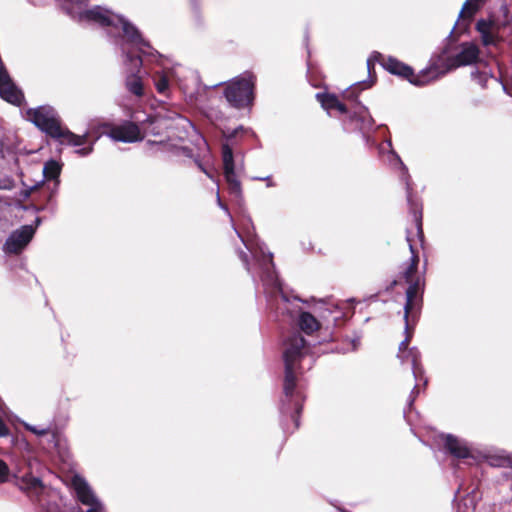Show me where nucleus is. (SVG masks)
Listing matches in <instances>:
<instances>
[{
	"label": "nucleus",
	"mask_w": 512,
	"mask_h": 512,
	"mask_svg": "<svg viewBox=\"0 0 512 512\" xmlns=\"http://www.w3.org/2000/svg\"><path fill=\"white\" fill-rule=\"evenodd\" d=\"M283 358L285 363L283 390L288 403H282V411L289 413L293 408L292 418L295 426L298 427L297 415L302 409L303 397L299 391H296L297 375L310 370L314 364V358L309 353L305 339L298 333L293 334L285 342Z\"/></svg>",
	"instance_id": "obj_1"
},
{
	"label": "nucleus",
	"mask_w": 512,
	"mask_h": 512,
	"mask_svg": "<svg viewBox=\"0 0 512 512\" xmlns=\"http://www.w3.org/2000/svg\"><path fill=\"white\" fill-rule=\"evenodd\" d=\"M66 12L79 22L95 23L103 27L110 28V32L121 28L126 42L134 47L143 55H154V51L147 41H145L138 29L122 16L116 15L111 11L101 7L94 6L86 9L85 0H62Z\"/></svg>",
	"instance_id": "obj_2"
},
{
	"label": "nucleus",
	"mask_w": 512,
	"mask_h": 512,
	"mask_svg": "<svg viewBox=\"0 0 512 512\" xmlns=\"http://www.w3.org/2000/svg\"><path fill=\"white\" fill-rule=\"evenodd\" d=\"M245 245L247 249L251 251L262 270V282L267 293H270L272 296H276V294L279 295V298L276 300L277 310L293 316L300 310V307L283 293L279 279L274 271L272 254L269 252L266 253L264 245H257V247H255L252 242H245Z\"/></svg>",
	"instance_id": "obj_3"
},
{
	"label": "nucleus",
	"mask_w": 512,
	"mask_h": 512,
	"mask_svg": "<svg viewBox=\"0 0 512 512\" xmlns=\"http://www.w3.org/2000/svg\"><path fill=\"white\" fill-rule=\"evenodd\" d=\"M26 116L27 119L41 131L52 138L60 140L61 143H66L71 146H82L87 142V133L76 135L62 127L59 115L52 106L43 105L29 109L26 112Z\"/></svg>",
	"instance_id": "obj_4"
},
{
	"label": "nucleus",
	"mask_w": 512,
	"mask_h": 512,
	"mask_svg": "<svg viewBox=\"0 0 512 512\" xmlns=\"http://www.w3.org/2000/svg\"><path fill=\"white\" fill-rule=\"evenodd\" d=\"M407 241L412 255L411 262L403 272V278L409 284V287L406 290V303L404 305V319L406 320L408 317H411L412 319L415 317L420 310L422 303L421 281L419 278L415 279L419 259L408 236Z\"/></svg>",
	"instance_id": "obj_5"
},
{
	"label": "nucleus",
	"mask_w": 512,
	"mask_h": 512,
	"mask_svg": "<svg viewBox=\"0 0 512 512\" xmlns=\"http://www.w3.org/2000/svg\"><path fill=\"white\" fill-rule=\"evenodd\" d=\"M254 82L255 78L250 73L234 78L225 89L227 101L236 108L249 105L253 100Z\"/></svg>",
	"instance_id": "obj_6"
},
{
	"label": "nucleus",
	"mask_w": 512,
	"mask_h": 512,
	"mask_svg": "<svg viewBox=\"0 0 512 512\" xmlns=\"http://www.w3.org/2000/svg\"><path fill=\"white\" fill-rule=\"evenodd\" d=\"M382 62V66L384 69L389 71L392 74L401 76L405 79H408L410 83L416 85V86H423L428 83V79H426V74L421 76H414L413 71L411 67L405 65L404 63L398 61L397 59L393 57H388L387 59H384L382 54L378 52H374L368 59H367V68L370 72L371 68L374 65L375 61Z\"/></svg>",
	"instance_id": "obj_7"
},
{
	"label": "nucleus",
	"mask_w": 512,
	"mask_h": 512,
	"mask_svg": "<svg viewBox=\"0 0 512 512\" xmlns=\"http://www.w3.org/2000/svg\"><path fill=\"white\" fill-rule=\"evenodd\" d=\"M405 322L406 338L399 344V351L397 356L400 359L401 363H411L412 373L414 375L415 380L417 382L423 381V386H426L428 380L427 378L424 377V370L420 363L421 354L415 347L408 348V343L411 338V334L408 332L409 317L407 318V320L405 319Z\"/></svg>",
	"instance_id": "obj_8"
},
{
	"label": "nucleus",
	"mask_w": 512,
	"mask_h": 512,
	"mask_svg": "<svg viewBox=\"0 0 512 512\" xmlns=\"http://www.w3.org/2000/svg\"><path fill=\"white\" fill-rule=\"evenodd\" d=\"M71 486L77 499L83 505L88 506L87 512H105L102 502L98 499L88 482L82 476H72Z\"/></svg>",
	"instance_id": "obj_9"
},
{
	"label": "nucleus",
	"mask_w": 512,
	"mask_h": 512,
	"mask_svg": "<svg viewBox=\"0 0 512 512\" xmlns=\"http://www.w3.org/2000/svg\"><path fill=\"white\" fill-rule=\"evenodd\" d=\"M222 161L224 177L229 186V191L235 196L240 197L242 195L241 183L235 173L234 156L228 144L222 145Z\"/></svg>",
	"instance_id": "obj_10"
},
{
	"label": "nucleus",
	"mask_w": 512,
	"mask_h": 512,
	"mask_svg": "<svg viewBox=\"0 0 512 512\" xmlns=\"http://www.w3.org/2000/svg\"><path fill=\"white\" fill-rule=\"evenodd\" d=\"M222 161L224 177L229 186V191L235 196L240 197L242 195L241 183L235 173L234 156L228 144L222 145Z\"/></svg>",
	"instance_id": "obj_11"
},
{
	"label": "nucleus",
	"mask_w": 512,
	"mask_h": 512,
	"mask_svg": "<svg viewBox=\"0 0 512 512\" xmlns=\"http://www.w3.org/2000/svg\"><path fill=\"white\" fill-rule=\"evenodd\" d=\"M122 52L126 55V61L131 64V66L137 69V72H131L127 75L125 80L126 89L133 95L137 97H142L144 95V85L142 81V77L139 75V69L142 65V59L140 56H134L130 52L126 51L124 45L121 47Z\"/></svg>",
	"instance_id": "obj_12"
},
{
	"label": "nucleus",
	"mask_w": 512,
	"mask_h": 512,
	"mask_svg": "<svg viewBox=\"0 0 512 512\" xmlns=\"http://www.w3.org/2000/svg\"><path fill=\"white\" fill-rule=\"evenodd\" d=\"M34 233V228L29 225L22 226L20 229L12 232L3 246L4 252L7 254L20 253L31 241Z\"/></svg>",
	"instance_id": "obj_13"
},
{
	"label": "nucleus",
	"mask_w": 512,
	"mask_h": 512,
	"mask_svg": "<svg viewBox=\"0 0 512 512\" xmlns=\"http://www.w3.org/2000/svg\"><path fill=\"white\" fill-rule=\"evenodd\" d=\"M106 134L112 140L124 143H134L143 139L140 128L135 123L129 121L111 126Z\"/></svg>",
	"instance_id": "obj_14"
},
{
	"label": "nucleus",
	"mask_w": 512,
	"mask_h": 512,
	"mask_svg": "<svg viewBox=\"0 0 512 512\" xmlns=\"http://www.w3.org/2000/svg\"><path fill=\"white\" fill-rule=\"evenodd\" d=\"M480 50L473 42H464L460 45L459 52L448 59L450 68L472 65L479 59Z\"/></svg>",
	"instance_id": "obj_15"
},
{
	"label": "nucleus",
	"mask_w": 512,
	"mask_h": 512,
	"mask_svg": "<svg viewBox=\"0 0 512 512\" xmlns=\"http://www.w3.org/2000/svg\"><path fill=\"white\" fill-rule=\"evenodd\" d=\"M476 30L480 34L482 45L485 47L497 46L501 38L499 26L492 21L480 19L476 23Z\"/></svg>",
	"instance_id": "obj_16"
},
{
	"label": "nucleus",
	"mask_w": 512,
	"mask_h": 512,
	"mask_svg": "<svg viewBox=\"0 0 512 512\" xmlns=\"http://www.w3.org/2000/svg\"><path fill=\"white\" fill-rule=\"evenodd\" d=\"M442 438L445 449L455 458L466 459L471 457V448L465 440L451 434L443 435Z\"/></svg>",
	"instance_id": "obj_17"
},
{
	"label": "nucleus",
	"mask_w": 512,
	"mask_h": 512,
	"mask_svg": "<svg viewBox=\"0 0 512 512\" xmlns=\"http://www.w3.org/2000/svg\"><path fill=\"white\" fill-rule=\"evenodd\" d=\"M164 125L167 130L185 128L190 122L176 112L157 113L153 116L152 125Z\"/></svg>",
	"instance_id": "obj_18"
},
{
	"label": "nucleus",
	"mask_w": 512,
	"mask_h": 512,
	"mask_svg": "<svg viewBox=\"0 0 512 512\" xmlns=\"http://www.w3.org/2000/svg\"><path fill=\"white\" fill-rule=\"evenodd\" d=\"M176 77V70L156 72L153 81L158 93L167 95L169 92V85L172 79Z\"/></svg>",
	"instance_id": "obj_19"
},
{
	"label": "nucleus",
	"mask_w": 512,
	"mask_h": 512,
	"mask_svg": "<svg viewBox=\"0 0 512 512\" xmlns=\"http://www.w3.org/2000/svg\"><path fill=\"white\" fill-rule=\"evenodd\" d=\"M316 97L321 103V106L328 112L333 109L338 110L340 113H346L347 111L346 106L333 94L317 93Z\"/></svg>",
	"instance_id": "obj_20"
},
{
	"label": "nucleus",
	"mask_w": 512,
	"mask_h": 512,
	"mask_svg": "<svg viewBox=\"0 0 512 512\" xmlns=\"http://www.w3.org/2000/svg\"><path fill=\"white\" fill-rule=\"evenodd\" d=\"M484 3L485 0H466L459 13V18L463 19V23L467 22L468 24Z\"/></svg>",
	"instance_id": "obj_21"
},
{
	"label": "nucleus",
	"mask_w": 512,
	"mask_h": 512,
	"mask_svg": "<svg viewBox=\"0 0 512 512\" xmlns=\"http://www.w3.org/2000/svg\"><path fill=\"white\" fill-rule=\"evenodd\" d=\"M299 327L306 334H312L319 329L320 325L312 314L302 312L299 316Z\"/></svg>",
	"instance_id": "obj_22"
},
{
	"label": "nucleus",
	"mask_w": 512,
	"mask_h": 512,
	"mask_svg": "<svg viewBox=\"0 0 512 512\" xmlns=\"http://www.w3.org/2000/svg\"><path fill=\"white\" fill-rule=\"evenodd\" d=\"M60 172H61V165L55 160H50V161L46 162L43 167V175H44L45 179L46 180H54L55 186H57L59 183L58 177L60 175Z\"/></svg>",
	"instance_id": "obj_23"
},
{
	"label": "nucleus",
	"mask_w": 512,
	"mask_h": 512,
	"mask_svg": "<svg viewBox=\"0 0 512 512\" xmlns=\"http://www.w3.org/2000/svg\"><path fill=\"white\" fill-rule=\"evenodd\" d=\"M153 116L148 117L142 124L146 134L161 135L164 131H168L164 128V125H152Z\"/></svg>",
	"instance_id": "obj_24"
},
{
	"label": "nucleus",
	"mask_w": 512,
	"mask_h": 512,
	"mask_svg": "<svg viewBox=\"0 0 512 512\" xmlns=\"http://www.w3.org/2000/svg\"><path fill=\"white\" fill-rule=\"evenodd\" d=\"M389 150V161L391 163H395L400 166V168L407 173V168L404 163L401 161L400 157L392 150L391 140H387L385 145L381 146L380 151L383 152L385 149Z\"/></svg>",
	"instance_id": "obj_25"
},
{
	"label": "nucleus",
	"mask_w": 512,
	"mask_h": 512,
	"mask_svg": "<svg viewBox=\"0 0 512 512\" xmlns=\"http://www.w3.org/2000/svg\"><path fill=\"white\" fill-rule=\"evenodd\" d=\"M23 425L28 431L32 432L37 436H44L50 432L49 427H37L26 422H24Z\"/></svg>",
	"instance_id": "obj_26"
},
{
	"label": "nucleus",
	"mask_w": 512,
	"mask_h": 512,
	"mask_svg": "<svg viewBox=\"0 0 512 512\" xmlns=\"http://www.w3.org/2000/svg\"><path fill=\"white\" fill-rule=\"evenodd\" d=\"M10 479V469L8 465L0 459V483L8 482Z\"/></svg>",
	"instance_id": "obj_27"
},
{
	"label": "nucleus",
	"mask_w": 512,
	"mask_h": 512,
	"mask_svg": "<svg viewBox=\"0 0 512 512\" xmlns=\"http://www.w3.org/2000/svg\"><path fill=\"white\" fill-rule=\"evenodd\" d=\"M472 78L477 81L481 86H485L488 80L486 73L472 72Z\"/></svg>",
	"instance_id": "obj_28"
},
{
	"label": "nucleus",
	"mask_w": 512,
	"mask_h": 512,
	"mask_svg": "<svg viewBox=\"0 0 512 512\" xmlns=\"http://www.w3.org/2000/svg\"><path fill=\"white\" fill-rule=\"evenodd\" d=\"M26 481L29 489L37 490L42 487V482L39 478L29 477Z\"/></svg>",
	"instance_id": "obj_29"
},
{
	"label": "nucleus",
	"mask_w": 512,
	"mask_h": 512,
	"mask_svg": "<svg viewBox=\"0 0 512 512\" xmlns=\"http://www.w3.org/2000/svg\"><path fill=\"white\" fill-rule=\"evenodd\" d=\"M9 433L8 427L0 417V437L7 436Z\"/></svg>",
	"instance_id": "obj_30"
},
{
	"label": "nucleus",
	"mask_w": 512,
	"mask_h": 512,
	"mask_svg": "<svg viewBox=\"0 0 512 512\" xmlns=\"http://www.w3.org/2000/svg\"><path fill=\"white\" fill-rule=\"evenodd\" d=\"M92 150H93V147L89 146V147H84V148L76 150V153L80 156H87L92 152Z\"/></svg>",
	"instance_id": "obj_31"
},
{
	"label": "nucleus",
	"mask_w": 512,
	"mask_h": 512,
	"mask_svg": "<svg viewBox=\"0 0 512 512\" xmlns=\"http://www.w3.org/2000/svg\"><path fill=\"white\" fill-rule=\"evenodd\" d=\"M254 180H263L266 182V186L267 187H274L275 186V183L273 182L272 178L270 176H266V177H254L253 178Z\"/></svg>",
	"instance_id": "obj_32"
},
{
	"label": "nucleus",
	"mask_w": 512,
	"mask_h": 512,
	"mask_svg": "<svg viewBox=\"0 0 512 512\" xmlns=\"http://www.w3.org/2000/svg\"><path fill=\"white\" fill-rule=\"evenodd\" d=\"M414 218H415L416 223H417V230H418V233H419V234H421V233H422V228H421V214H418L416 210L414 211Z\"/></svg>",
	"instance_id": "obj_33"
},
{
	"label": "nucleus",
	"mask_w": 512,
	"mask_h": 512,
	"mask_svg": "<svg viewBox=\"0 0 512 512\" xmlns=\"http://www.w3.org/2000/svg\"><path fill=\"white\" fill-rule=\"evenodd\" d=\"M240 258L243 261V263L246 265L247 271H250V267H249V264H248V256H247V254L244 253V252H240Z\"/></svg>",
	"instance_id": "obj_34"
},
{
	"label": "nucleus",
	"mask_w": 512,
	"mask_h": 512,
	"mask_svg": "<svg viewBox=\"0 0 512 512\" xmlns=\"http://www.w3.org/2000/svg\"><path fill=\"white\" fill-rule=\"evenodd\" d=\"M216 198H217V203L219 205V207L223 210H225L227 213L228 212V208L221 202V199H220V196H219V191L217 190V193H216ZM230 216V214H228Z\"/></svg>",
	"instance_id": "obj_35"
},
{
	"label": "nucleus",
	"mask_w": 512,
	"mask_h": 512,
	"mask_svg": "<svg viewBox=\"0 0 512 512\" xmlns=\"http://www.w3.org/2000/svg\"><path fill=\"white\" fill-rule=\"evenodd\" d=\"M418 393H419L418 384H416L411 392V395H410V403H409L410 405L413 403V401L415 399V394H418Z\"/></svg>",
	"instance_id": "obj_36"
},
{
	"label": "nucleus",
	"mask_w": 512,
	"mask_h": 512,
	"mask_svg": "<svg viewBox=\"0 0 512 512\" xmlns=\"http://www.w3.org/2000/svg\"><path fill=\"white\" fill-rule=\"evenodd\" d=\"M358 86H363V88H368L371 86V84L367 83L366 81L364 82H360V83H357V84H354L352 86V90H354V88L358 87ZM350 93H353V91H351Z\"/></svg>",
	"instance_id": "obj_37"
},
{
	"label": "nucleus",
	"mask_w": 512,
	"mask_h": 512,
	"mask_svg": "<svg viewBox=\"0 0 512 512\" xmlns=\"http://www.w3.org/2000/svg\"><path fill=\"white\" fill-rule=\"evenodd\" d=\"M405 182H406V186H407V198H408V201L411 202V198H410V184L408 182V176L405 178Z\"/></svg>",
	"instance_id": "obj_38"
},
{
	"label": "nucleus",
	"mask_w": 512,
	"mask_h": 512,
	"mask_svg": "<svg viewBox=\"0 0 512 512\" xmlns=\"http://www.w3.org/2000/svg\"><path fill=\"white\" fill-rule=\"evenodd\" d=\"M200 169L210 178L213 180V176L210 174L209 171H207L205 168H203L201 165H199Z\"/></svg>",
	"instance_id": "obj_39"
}]
</instances>
